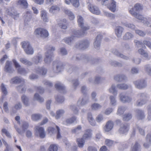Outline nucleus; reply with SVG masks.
<instances>
[{"label": "nucleus", "mask_w": 151, "mask_h": 151, "mask_svg": "<svg viewBox=\"0 0 151 151\" xmlns=\"http://www.w3.org/2000/svg\"><path fill=\"white\" fill-rule=\"evenodd\" d=\"M72 59L73 60H84L87 63H89L91 64H93L96 63L97 60L95 58H92L91 56L85 54H78L74 55Z\"/></svg>", "instance_id": "f257e3e1"}, {"label": "nucleus", "mask_w": 151, "mask_h": 151, "mask_svg": "<svg viewBox=\"0 0 151 151\" xmlns=\"http://www.w3.org/2000/svg\"><path fill=\"white\" fill-rule=\"evenodd\" d=\"M47 51L45 54L44 61L45 63L49 64L53 60V52L55 51V47L50 45L47 47Z\"/></svg>", "instance_id": "f03ea898"}, {"label": "nucleus", "mask_w": 151, "mask_h": 151, "mask_svg": "<svg viewBox=\"0 0 151 151\" xmlns=\"http://www.w3.org/2000/svg\"><path fill=\"white\" fill-rule=\"evenodd\" d=\"M64 67L62 62L59 60H55L53 62L52 70L55 73H58L62 71Z\"/></svg>", "instance_id": "7ed1b4c3"}, {"label": "nucleus", "mask_w": 151, "mask_h": 151, "mask_svg": "<svg viewBox=\"0 0 151 151\" xmlns=\"http://www.w3.org/2000/svg\"><path fill=\"white\" fill-rule=\"evenodd\" d=\"M139 99L137 102V106H141L145 104L149 98L148 96L145 93H140L137 95Z\"/></svg>", "instance_id": "20e7f679"}, {"label": "nucleus", "mask_w": 151, "mask_h": 151, "mask_svg": "<svg viewBox=\"0 0 151 151\" xmlns=\"http://www.w3.org/2000/svg\"><path fill=\"white\" fill-rule=\"evenodd\" d=\"M34 33L37 36L44 38L47 37L49 35L48 32L46 29L40 27L37 28Z\"/></svg>", "instance_id": "39448f33"}, {"label": "nucleus", "mask_w": 151, "mask_h": 151, "mask_svg": "<svg viewBox=\"0 0 151 151\" xmlns=\"http://www.w3.org/2000/svg\"><path fill=\"white\" fill-rule=\"evenodd\" d=\"M21 44L22 47L26 54L28 55H32L33 54V49L29 42L24 41L22 42Z\"/></svg>", "instance_id": "423d86ee"}, {"label": "nucleus", "mask_w": 151, "mask_h": 151, "mask_svg": "<svg viewBox=\"0 0 151 151\" xmlns=\"http://www.w3.org/2000/svg\"><path fill=\"white\" fill-rule=\"evenodd\" d=\"M12 61L15 67L17 69L19 73L23 75H25L29 73V71L27 70L25 68L21 67V65L16 60L13 59Z\"/></svg>", "instance_id": "0eeeda50"}, {"label": "nucleus", "mask_w": 151, "mask_h": 151, "mask_svg": "<svg viewBox=\"0 0 151 151\" xmlns=\"http://www.w3.org/2000/svg\"><path fill=\"white\" fill-rule=\"evenodd\" d=\"M89 44L88 41L86 40L77 42L75 46L78 49L84 50L88 47Z\"/></svg>", "instance_id": "6e6552de"}, {"label": "nucleus", "mask_w": 151, "mask_h": 151, "mask_svg": "<svg viewBox=\"0 0 151 151\" xmlns=\"http://www.w3.org/2000/svg\"><path fill=\"white\" fill-rule=\"evenodd\" d=\"M77 22L78 26L82 29L87 30L90 28L88 26L85 25L83 18L81 15H78L77 17Z\"/></svg>", "instance_id": "1a4fd4ad"}, {"label": "nucleus", "mask_w": 151, "mask_h": 151, "mask_svg": "<svg viewBox=\"0 0 151 151\" xmlns=\"http://www.w3.org/2000/svg\"><path fill=\"white\" fill-rule=\"evenodd\" d=\"M135 87L139 89H142L145 88L147 85L146 82L144 79L138 80L133 82Z\"/></svg>", "instance_id": "9d476101"}, {"label": "nucleus", "mask_w": 151, "mask_h": 151, "mask_svg": "<svg viewBox=\"0 0 151 151\" xmlns=\"http://www.w3.org/2000/svg\"><path fill=\"white\" fill-rule=\"evenodd\" d=\"M35 133L37 135H39V137L42 138H44L46 135V134L44 128L39 126H37L35 128Z\"/></svg>", "instance_id": "9b49d317"}, {"label": "nucleus", "mask_w": 151, "mask_h": 151, "mask_svg": "<svg viewBox=\"0 0 151 151\" xmlns=\"http://www.w3.org/2000/svg\"><path fill=\"white\" fill-rule=\"evenodd\" d=\"M89 100L88 97L86 96L80 97L77 101V105L79 107L83 106L88 102Z\"/></svg>", "instance_id": "f8f14e48"}, {"label": "nucleus", "mask_w": 151, "mask_h": 151, "mask_svg": "<svg viewBox=\"0 0 151 151\" xmlns=\"http://www.w3.org/2000/svg\"><path fill=\"white\" fill-rule=\"evenodd\" d=\"M120 101L122 103L129 102L131 101V99L124 93H120L119 95Z\"/></svg>", "instance_id": "ddd939ff"}, {"label": "nucleus", "mask_w": 151, "mask_h": 151, "mask_svg": "<svg viewBox=\"0 0 151 151\" xmlns=\"http://www.w3.org/2000/svg\"><path fill=\"white\" fill-rule=\"evenodd\" d=\"M102 38V36L100 34L98 35L95 39L93 43V46L95 49L98 50L100 48L101 42Z\"/></svg>", "instance_id": "4468645a"}, {"label": "nucleus", "mask_w": 151, "mask_h": 151, "mask_svg": "<svg viewBox=\"0 0 151 151\" xmlns=\"http://www.w3.org/2000/svg\"><path fill=\"white\" fill-rule=\"evenodd\" d=\"M28 127V124L25 122H22V128L23 129L22 130H21L20 129L17 128L16 125H14V127L17 132L19 134L22 135H24V131L27 129Z\"/></svg>", "instance_id": "2eb2a0df"}, {"label": "nucleus", "mask_w": 151, "mask_h": 151, "mask_svg": "<svg viewBox=\"0 0 151 151\" xmlns=\"http://www.w3.org/2000/svg\"><path fill=\"white\" fill-rule=\"evenodd\" d=\"M9 81L11 84H17L22 83H24L25 80L21 77L16 76L12 78Z\"/></svg>", "instance_id": "dca6fc26"}, {"label": "nucleus", "mask_w": 151, "mask_h": 151, "mask_svg": "<svg viewBox=\"0 0 151 151\" xmlns=\"http://www.w3.org/2000/svg\"><path fill=\"white\" fill-rule=\"evenodd\" d=\"M130 13L133 17L138 19L139 21L144 24L145 23L144 21L147 19L146 18L144 17L141 14L137 13L136 12H133L132 11H130Z\"/></svg>", "instance_id": "f3484780"}, {"label": "nucleus", "mask_w": 151, "mask_h": 151, "mask_svg": "<svg viewBox=\"0 0 151 151\" xmlns=\"http://www.w3.org/2000/svg\"><path fill=\"white\" fill-rule=\"evenodd\" d=\"M129 129V126L127 124L122 125L118 130L119 133L120 134H126Z\"/></svg>", "instance_id": "a211bd4d"}, {"label": "nucleus", "mask_w": 151, "mask_h": 151, "mask_svg": "<svg viewBox=\"0 0 151 151\" xmlns=\"http://www.w3.org/2000/svg\"><path fill=\"white\" fill-rule=\"evenodd\" d=\"M47 71V69L44 66L38 67L35 69V72L38 74L42 76L46 75Z\"/></svg>", "instance_id": "6ab92c4d"}, {"label": "nucleus", "mask_w": 151, "mask_h": 151, "mask_svg": "<svg viewBox=\"0 0 151 151\" xmlns=\"http://www.w3.org/2000/svg\"><path fill=\"white\" fill-rule=\"evenodd\" d=\"M12 63L11 61H6L4 67L5 71L9 73H12L14 71V69L12 67Z\"/></svg>", "instance_id": "aec40b11"}, {"label": "nucleus", "mask_w": 151, "mask_h": 151, "mask_svg": "<svg viewBox=\"0 0 151 151\" xmlns=\"http://www.w3.org/2000/svg\"><path fill=\"white\" fill-rule=\"evenodd\" d=\"M114 125L113 122L111 120L107 122L104 128V130L105 132H108L111 130Z\"/></svg>", "instance_id": "412c9836"}, {"label": "nucleus", "mask_w": 151, "mask_h": 151, "mask_svg": "<svg viewBox=\"0 0 151 151\" xmlns=\"http://www.w3.org/2000/svg\"><path fill=\"white\" fill-rule=\"evenodd\" d=\"M88 9L93 14L99 15L100 14V11L97 7L93 4H89L88 5Z\"/></svg>", "instance_id": "4be33fe9"}, {"label": "nucleus", "mask_w": 151, "mask_h": 151, "mask_svg": "<svg viewBox=\"0 0 151 151\" xmlns=\"http://www.w3.org/2000/svg\"><path fill=\"white\" fill-rule=\"evenodd\" d=\"M55 88L60 92L65 93L66 92L65 88V86L60 82H57L55 85Z\"/></svg>", "instance_id": "5701e85b"}, {"label": "nucleus", "mask_w": 151, "mask_h": 151, "mask_svg": "<svg viewBox=\"0 0 151 151\" xmlns=\"http://www.w3.org/2000/svg\"><path fill=\"white\" fill-rule=\"evenodd\" d=\"M1 89L3 95L2 96L0 101L1 103H3V101L5 98V96L8 93L7 90L5 85L3 84L2 83L1 86Z\"/></svg>", "instance_id": "b1692460"}, {"label": "nucleus", "mask_w": 151, "mask_h": 151, "mask_svg": "<svg viewBox=\"0 0 151 151\" xmlns=\"http://www.w3.org/2000/svg\"><path fill=\"white\" fill-rule=\"evenodd\" d=\"M86 30L82 29L80 30H74L73 31V34L74 37H78L86 35Z\"/></svg>", "instance_id": "393cba45"}, {"label": "nucleus", "mask_w": 151, "mask_h": 151, "mask_svg": "<svg viewBox=\"0 0 151 151\" xmlns=\"http://www.w3.org/2000/svg\"><path fill=\"white\" fill-rule=\"evenodd\" d=\"M92 134V130L90 129H87L85 130L84 134L82 137L85 140L91 138Z\"/></svg>", "instance_id": "a878e982"}, {"label": "nucleus", "mask_w": 151, "mask_h": 151, "mask_svg": "<svg viewBox=\"0 0 151 151\" xmlns=\"http://www.w3.org/2000/svg\"><path fill=\"white\" fill-rule=\"evenodd\" d=\"M43 57L41 55H38L33 57L32 59L33 62L36 64L40 63L42 61Z\"/></svg>", "instance_id": "bb28decb"}, {"label": "nucleus", "mask_w": 151, "mask_h": 151, "mask_svg": "<svg viewBox=\"0 0 151 151\" xmlns=\"http://www.w3.org/2000/svg\"><path fill=\"white\" fill-rule=\"evenodd\" d=\"M116 2L114 0H111L110 4L106 5L110 10L114 12L116 10Z\"/></svg>", "instance_id": "cd10ccee"}, {"label": "nucleus", "mask_w": 151, "mask_h": 151, "mask_svg": "<svg viewBox=\"0 0 151 151\" xmlns=\"http://www.w3.org/2000/svg\"><path fill=\"white\" fill-rule=\"evenodd\" d=\"M123 30V28L120 26H117L115 27V32L118 37H121Z\"/></svg>", "instance_id": "c85d7f7f"}, {"label": "nucleus", "mask_w": 151, "mask_h": 151, "mask_svg": "<svg viewBox=\"0 0 151 151\" xmlns=\"http://www.w3.org/2000/svg\"><path fill=\"white\" fill-rule=\"evenodd\" d=\"M60 10L59 7L56 5H53L49 9V12L52 14H55Z\"/></svg>", "instance_id": "c756f323"}, {"label": "nucleus", "mask_w": 151, "mask_h": 151, "mask_svg": "<svg viewBox=\"0 0 151 151\" xmlns=\"http://www.w3.org/2000/svg\"><path fill=\"white\" fill-rule=\"evenodd\" d=\"M65 2L68 5L70 4V3H71L75 7H78L80 5L79 0H65Z\"/></svg>", "instance_id": "7c9ffc66"}, {"label": "nucleus", "mask_w": 151, "mask_h": 151, "mask_svg": "<svg viewBox=\"0 0 151 151\" xmlns=\"http://www.w3.org/2000/svg\"><path fill=\"white\" fill-rule=\"evenodd\" d=\"M74 40V37L73 36H71L70 37H65L63 39L64 42L69 45H71L73 43Z\"/></svg>", "instance_id": "2f4dec72"}, {"label": "nucleus", "mask_w": 151, "mask_h": 151, "mask_svg": "<svg viewBox=\"0 0 151 151\" xmlns=\"http://www.w3.org/2000/svg\"><path fill=\"white\" fill-rule=\"evenodd\" d=\"M40 16L44 22H48L49 19L48 17L47 12L45 10H43L40 12Z\"/></svg>", "instance_id": "473e14b6"}, {"label": "nucleus", "mask_w": 151, "mask_h": 151, "mask_svg": "<svg viewBox=\"0 0 151 151\" xmlns=\"http://www.w3.org/2000/svg\"><path fill=\"white\" fill-rule=\"evenodd\" d=\"M114 80L118 82H121L127 79L126 77L124 75L118 74L114 76Z\"/></svg>", "instance_id": "72a5a7b5"}, {"label": "nucleus", "mask_w": 151, "mask_h": 151, "mask_svg": "<svg viewBox=\"0 0 151 151\" xmlns=\"http://www.w3.org/2000/svg\"><path fill=\"white\" fill-rule=\"evenodd\" d=\"M76 118L75 116H73L70 118H67L65 121L63 122V124L68 125L73 123L76 120Z\"/></svg>", "instance_id": "f704fd0d"}, {"label": "nucleus", "mask_w": 151, "mask_h": 151, "mask_svg": "<svg viewBox=\"0 0 151 151\" xmlns=\"http://www.w3.org/2000/svg\"><path fill=\"white\" fill-rule=\"evenodd\" d=\"M110 100V105L111 106L114 107L117 105V101L115 96L111 95L109 97Z\"/></svg>", "instance_id": "c9c22d12"}, {"label": "nucleus", "mask_w": 151, "mask_h": 151, "mask_svg": "<svg viewBox=\"0 0 151 151\" xmlns=\"http://www.w3.org/2000/svg\"><path fill=\"white\" fill-rule=\"evenodd\" d=\"M131 151H141L140 145L137 142L132 145L131 147Z\"/></svg>", "instance_id": "e433bc0d"}, {"label": "nucleus", "mask_w": 151, "mask_h": 151, "mask_svg": "<svg viewBox=\"0 0 151 151\" xmlns=\"http://www.w3.org/2000/svg\"><path fill=\"white\" fill-rule=\"evenodd\" d=\"M112 52L117 56L124 60H127L129 59V58L128 57L122 54L119 53L118 51L116 49H113L112 51Z\"/></svg>", "instance_id": "4c0bfd02"}, {"label": "nucleus", "mask_w": 151, "mask_h": 151, "mask_svg": "<svg viewBox=\"0 0 151 151\" xmlns=\"http://www.w3.org/2000/svg\"><path fill=\"white\" fill-rule=\"evenodd\" d=\"M16 4L25 8L28 6V3L26 0H18L16 2Z\"/></svg>", "instance_id": "58836bf2"}, {"label": "nucleus", "mask_w": 151, "mask_h": 151, "mask_svg": "<svg viewBox=\"0 0 151 151\" xmlns=\"http://www.w3.org/2000/svg\"><path fill=\"white\" fill-rule=\"evenodd\" d=\"M139 54L142 55L146 59L149 60L150 58V57L149 56L148 53L142 48L139 49L138 50Z\"/></svg>", "instance_id": "ea45409f"}, {"label": "nucleus", "mask_w": 151, "mask_h": 151, "mask_svg": "<svg viewBox=\"0 0 151 151\" xmlns=\"http://www.w3.org/2000/svg\"><path fill=\"white\" fill-rule=\"evenodd\" d=\"M64 12L68 16L70 20H73L75 18V16L73 13L70 10L65 9L64 10Z\"/></svg>", "instance_id": "a19ab883"}, {"label": "nucleus", "mask_w": 151, "mask_h": 151, "mask_svg": "<svg viewBox=\"0 0 151 151\" xmlns=\"http://www.w3.org/2000/svg\"><path fill=\"white\" fill-rule=\"evenodd\" d=\"M142 9V7L141 4H140L137 3L134 5V7L129 9V12L130 13V11H132L133 12H136L135 11H138Z\"/></svg>", "instance_id": "79ce46f5"}, {"label": "nucleus", "mask_w": 151, "mask_h": 151, "mask_svg": "<svg viewBox=\"0 0 151 151\" xmlns=\"http://www.w3.org/2000/svg\"><path fill=\"white\" fill-rule=\"evenodd\" d=\"M71 88L73 90H75L79 85V83L78 79H73L71 81Z\"/></svg>", "instance_id": "37998d69"}, {"label": "nucleus", "mask_w": 151, "mask_h": 151, "mask_svg": "<svg viewBox=\"0 0 151 151\" xmlns=\"http://www.w3.org/2000/svg\"><path fill=\"white\" fill-rule=\"evenodd\" d=\"M76 142L78 147L80 148H82L83 147L85 142V139L82 137L78 138Z\"/></svg>", "instance_id": "c03bdc74"}, {"label": "nucleus", "mask_w": 151, "mask_h": 151, "mask_svg": "<svg viewBox=\"0 0 151 151\" xmlns=\"http://www.w3.org/2000/svg\"><path fill=\"white\" fill-rule=\"evenodd\" d=\"M137 115V117L139 119H142L145 117V115L144 112L142 110L137 109L136 110Z\"/></svg>", "instance_id": "a18cd8bd"}, {"label": "nucleus", "mask_w": 151, "mask_h": 151, "mask_svg": "<svg viewBox=\"0 0 151 151\" xmlns=\"http://www.w3.org/2000/svg\"><path fill=\"white\" fill-rule=\"evenodd\" d=\"M109 92L112 94L114 96H116L117 94V91L114 84H112L109 89Z\"/></svg>", "instance_id": "49530a36"}, {"label": "nucleus", "mask_w": 151, "mask_h": 151, "mask_svg": "<svg viewBox=\"0 0 151 151\" xmlns=\"http://www.w3.org/2000/svg\"><path fill=\"white\" fill-rule=\"evenodd\" d=\"M146 141L149 143H145L143 144V146L145 148H148L149 147L150 145H151V135L150 134H148L147 135Z\"/></svg>", "instance_id": "de8ad7c7"}, {"label": "nucleus", "mask_w": 151, "mask_h": 151, "mask_svg": "<svg viewBox=\"0 0 151 151\" xmlns=\"http://www.w3.org/2000/svg\"><path fill=\"white\" fill-rule=\"evenodd\" d=\"M87 118L89 123L92 126H95L96 125L95 121L93 118L91 113H90L88 114Z\"/></svg>", "instance_id": "09e8293b"}, {"label": "nucleus", "mask_w": 151, "mask_h": 151, "mask_svg": "<svg viewBox=\"0 0 151 151\" xmlns=\"http://www.w3.org/2000/svg\"><path fill=\"white\" fill-rule=\"evenodd\" d=\"M22 101L23 104L26 106H28L29 104V102L28 98L25 95L21 96Z\"/></svg>", "instance_id": "8fccbe9b"}, {"label": "nucleus", "mask_w": 151, "mask_h": 151, "mask_svg": "<svg viewBox=\"0 0 151 151\" xmlns=\"http://www.w3.org/2000/svg\"><path fill=\"white\" fill-rule=\"evenodd\" d=\"M25 22H29L32 18V14L30 11H27L24 16Z\"/></svg>", "instance_id": "3c124183"}, {"label": "nucleus", "mask_w": 151, "mask_h": 151, "mask_svg": "<svg viewBox=\"0 0 151 151\" xmlns=\"http://www.w3.org/2000/svg\"><path fill=\"white\" fill-rule=\"evenodd\" d=\"M59 26L61 28L66 29L67 28L66 19H64L61 20L59 23Z\"/></svg>", "instance_id": "603ef678"}, {"label": "nucleus", "mask_w": 151, "mask_h": 151, "mask_svg": "<svg viewBox=\"0 0 151 151\" xmlns=\"http://www.w3.org/2000/svg\"><path fill=\"white\" fill-rule=\"evenodd\" d=\"M91 109L93 110L97 111L102 107V106L97 103H94L91 106Z\"/></svg>", "instance_id": "864d4df0"}, {"label": "nucleus", "mask_w": 151, "mask_h": 151, "mask_svg": "<svg viewBox=\"0 0 151 151\" xmlns=\"http://www.w3.org/2000/svg\"><path fill=\"white\" fill-rule=\"evenodd\" d=\"M20 61L21 63L26 65L30 66L32 64V62L24 58H20Z\"/></svg>", "instance_id": "5fc2aeb1"}, {"label": "nucleus", "mask_w": 151, "mask_h": 151, "mask_svg": "<svg viewBox=\"0 0 151 151\" xmlns=\"http://www.w3.org/2000/svg\"><path fill=\"white\" fill-rule=\"evenodd\" d=\"M24 83H23L22 85H19L16 87V89L18 91L21 93L24 92L26 90V86L24 85Z\"/></svg>", "instance_id": "6e6d98bb"}, {"label": "nucleus", "mask_w": 151, "mask_h": 151, "mask_svg": "<svg viewBox=\"0 0 151 151\" xmlns=\"http://www.w3.org/2000/svg\"><path fill=\"white\" fill-rule=\"evenodd\" d=\"M122 23L123 25L125 27L129 28L131 29H135V26L134 24L129 23L126 21H122Z\"/></svg>", "instance_id": "4d7b16f0"}, {"label": "nucleus", "mask_w": 151, "mask_h": 151, "mask_svg": "<svg viewBox=\"0 0 151 151\" xmlns=\"http://www.w3.org/2000/svg\"><path fill=\"white\" fill-rule=\"evenodd\" d=\"M126 108L124 106H119L118 107L117 114L119 116L122 115L126 110Z\"/></svg>", "instance_id": "13d9d810"}, {"label": "nucleus", "mask_w": 151, "mask_h": 151, "mask_svg": "<svg viewBox=\"0 0 151 151\" xmlns=\"http://www.w3.org/2000/svg\"><path fill=\"white\" fill-rule=\"evenodd\" d=\"M42 116L41 115L39 114H35L32 115L31 118L33 121H37L40 119Z\"/></svg>", "instance_id": "bf43d9fd"}, {"label": "nucleus", "mask_w": 151, "mask_h": 151, "mask_svg": "<svg viewBox=\"0 0 151 151\" xmlns=\"http://www.w3.org/2000/svg\"><path fill=\"white\" fill-rule=\"evenodd\" d=\"M134 35L131 33L127 32L125 33L123 37V38L125 40H129L132 38Z\"/></svg>", "instance_id": "052dcab7"}, {"label": "nucleus", "mask_w": 151, "mask_h": 151, "mask_svg": "<svg viewBox=\"0 0 151 151\" xmlns=\"http://www.w3.org/2000/svg\"><path fill=\"white\" fill-rule=\"evenodd\" d=\"M134 42L136 46L138 47H142V48L145 47L141 41H139L137 40H134Z\"/></svg>", "instance_id": "680f3d73"}, {"label": "nucleus", "mask_w": 151, "mask_h": 151, "mask_svg": "<svg viewBox=\"0 0 151 151\" xmlns=\"http://www.w3.org/2000/svg\"><path fill=\"white\" fill-rule=\"evenodd\" d=\"M65 113L63 109H59L57 111L56 115L55 116L56 119H59Z\"/></svg>", "instance_id": "e2e57ef3"}, {"label": "nucleus", "mask_w": 151, "mask_h": 151, "mask_svg": "<svg viewBox=\"0 0 151 151\" xmlns=\"http://www.w3.org/2000/svg\"><path fill=\"white\" fill-rule=\"evenodd\" d=\"M82 127L80 125H78L76 128L72 130L73 133L78 134L81 132Z\"/></svg>", "instance_id": "0e129e2a"}, {"label": "nucleus", "mask_w": 151, "mask_h": 151, "mask_svg": "<svg viewBox=\"0 0 151 151\" xmlns=\"http://www.w3.org/2000/svg\"><path fill=\"white\" fill-rule=\"evenodd\" d=\"M132 118V115L131 114L128 113L124 115L123 117V119L124 121H128L130 120Z\"/></svg>", "instance_id": "69168bd1"}, {"label": "nucleus", "mask_w": 151, "mask_h": 151, "mask_svg": "<svg viewBox=\"0 0 151 151\" xmlns=\"http://www.w3.org/2000/svg\"><path fill=\"white\" fill-rule=\"evenodd\" d=\"M58 146L56 144H51L49 148V151H58Z\"/></svg>", "instance_id": "338daca9"}, {"label": "nucleus", "mask_w": 151, "mask_h": 151, "mask_svg": "<svg viewBox=\"0 0 151 151\" xmlns=\"http://www.w3.org/2000/svg\"><path fill=\"white\" fill-rule=\"evenodd\" d=\"M148 115L147 119L149 120H151V101L150 104L147 106Z\"/></svg>", "instance_id": "774afa93"}]
</instances>
